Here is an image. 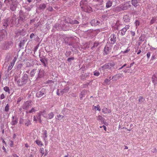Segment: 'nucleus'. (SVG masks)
Here are the masks:
<instances>
[{
	"mask_svg": "<svg viewBox=\"0 0 157 157\" xmlns=\"http://www.w3.org/2000/svg\"><path fill=\"white\" fill-rule=\"evenodd\" d=\"M93 109L95 111L98 110V107L96 106H94L93 108Z\"/></svg>",
	"mask_w": 157,
	"mask_h": 157,
	"instance_id": "c03bdc74",
	"label": "nucleus"
},
{
	"mask_svg": "<svg viewBox=\"0 0 157 157\" xmlns=\"http://www.w3.org/2000/svg\"><path fill=\"white\" fill-rule=\"evenodd\" d=\"M31 124V121L29 120H28L25 123V125L27 126H29Z\"/></svg>",
	"mask_w": 157,
	"mask_h": 157,
	"instance_id": "473e14b6",
	"label": "nucleus"
},
{
	"mask_svg": "<svg viewBox=\"0 0 157 157\" xmlns=\"http://www.w3.org/2000/svg\"><path fill=\"white\" fill-rule=\"evenodd\" d=\"M140 40L141 41H144V39L142 38V37H140L139 38Z\"/></svg>",
	"mask_w": 157,
	"mask_h": 157,
	"instance_id": "052dcab7",
	"label": "nucleus"
},
{
	"mask_svg": "<svg viewBox=\"0 0 157 157\" xmlns=\"http://www.w3.org/2000/svg\"><path fill=\"white\" fill-rule=\"evenodd\" d=\"M102 68L103 69H106L108 68H110V67L109 66V64L107 63L105 64L102 67Z\"/></svg>",
	"mask_w": 157,
	"mask_h": 157,
	"instance_id": "393cba45",
	"label": "nucleus"
},
{
	"mask_svg": "<svg viewBox=\"0 0 157 157\" xmlns=\"http://www.w3.org/2000/svg\"><path fill=\"white\" fill-rule=\"evenodd\" d=\"M110 38V43L112 44H113L116 41V36L114 34H112L111 35Z\"/></svg>",
	"mask_w": 157,
	"mask_h": 157,
	"instance_id": "0eeeda50",
	"label": "nucleus"
},
{
	"mask_svg": "<svg viewBox=\"0 0 157 157\" xmlns=\"http://www.w3.org/2000/svg\"><path fill=\"white\" fill-rule=\"evenodd\" d=\"M102 112L105 113H109L111 112V111L106 108H104L102 109Z\"/></svg>",
	"mask_w": 157,
	"mask_h": 157,
	"instance_id": "f3484780",
	"label": "nucleus"
},
{
	"mask_svg": "<svg viewBox=\"0 0 157 157\" xmlns=\"http://www.w3.org/2000/svg\"><path fill=\"white\" fill-rule=\"evenodd\" d=\"M144 99L143 98V97H140L139 99V103H142L144 101Z\"/></svg>",
	"mask_w": 157,
	"mask_h": 157,
	"instance_id": "5701e85b",
	"label": "nucleus"
},
{
	"mask_svg": "<svg viewBox=\"0 0 157 157\" xmlns=\"http://www.w3.org/2000/svg\"><path fill=\"white\" fill-rule=\"evenodd\" d=\"M69 90V88L68 87H66L64 89V91L66 92V90L67 91Z\"/></svg>",
	"mask_w": 157,
	"mask_h": 157,
	"instance_id": "bf43d9fd",
	"label": "nucleus"
},
{
	"mask_svg": "<svg viewBox=\"0 0 157 157\" xmlns=\"http://www.w3.org/2000/svg\"><path fill=\"white\" fill-rule=\"evenodd\" d=\"M12 0H5L4 3L6 4L7 5H9L10 4L12 3Z\"/></svg>",
	"mask_w": 157,
	"mask_h": 157,
	"instance_id": "bb28decb",
	"label": "nucleus"
},
{
	"mask_svg": "<svg viewBox=\"0 0 157 157\" xmlns=\"http://www.w3.org/2000/svg\"><path fill=\"white\" fill-rule=\"evenodd\" d=\"M25 147L27 148L29 147V144L27 143H26L25 144Z\"/></svg>",
	"mask_w": 157,
	"mask_h": 157,
	"instance_id": "0e129e2a",
	"label": "nucleus"
},
{
	"mask_svg": "<svg viewBox=\"0 0 157 157\" xmlns=\"http://www.w3.org/2000/svg\"><path fill=\"white\" fill-rule=\"evenodd\" d=\"M44 71L43 70H40L39 71L38 76L39 77L41 78L44 75Z\"/></svg>",
	"mask_w": 157,
	"mask_h": 157,
	"instance_id": "a211bd4d",
	"label": "nucleus"
},
{
	"mask_svg": "<svg viewBox=\"0 0 157 157\" xmlns=\"http://www.w3.org/2000/svg\"><path fill=\"white\" fill-rule=\"evenodd\" d=\"M108 63L109 64V66L110 67V68H111V67H113L114 65V63L113 62Z\"/></svg>",
	"mask_w": 157,
	"mask_h": 157,
	"instance_id": "e433bc0d",
	"label": "nucleus"
},
{
	"mask_svg": "<svg viewBox=\"0 0 157 157\" xmlns=\"http://www.w3.org/2000/svg\"><path fill=\"white\" fill-rule=\"evenodd\" d=\"M131 6V5H129L128 6L127 5H124L122 7V9L123 10H126L128 8V7H130Z\"/></svg>",
	"mask_w": 157,
	"mask_h": 157,
	"instance_id": "c756f323",
	"label": "nucleus"
},
{
	"mask_svg": "<svg viewBox=\"0 0 157 157\" xmlns=\"http://www.w3.org/2000/svg\"><path fill=\"white\" fill-rule=\"evenodd\" d=\"M40 153L41 154V156L42 157L44 154V149L43 148H40L39 151Z\"/></svg>",
	"mask_w": 157,
	"mask_h": 157,
	"instance_id": "4be33fe9",
	"label": "nucleus"
},
{
	"mask_svg": "<svg viewBox=\"0 0 157 157\" xmlns=\"http://www.w3.org/2000/svg\"><path fill=\"white\" fill-rule=\"evenodd\" d=\"M40 61H41V62L42 63H43V64L44 65V66H46V64H45V63L44 59H40Z\"/></svg>",
	"mask_w": 157,
	"mask_h": 157,
	"instance_id": "a19ab883",
	"label": "nucleus"
},
{
	"mask_svg": "<svg viewBox=\"0 0 157 157\" xmlns=\"http://www.w3.org/2000/svg\"><path fill=\"white\" fill-rule=\"evenodd\" d=\"M28 78V76L27 74H25L24 76L22 77V80L26 81L27 80Z\"/></svg>",
	"mask_w": 157,
	"mask_h": 157,
	"instance_id": "cd10ccee",
	"label": "nucleus"
},
{
	"mask_svg": "<svg viewBox=\"0 0 157 157\" xmlns=\"http://www.w3.org/2000/svg\"><path fill=\"white\" fill-rule=\"evenodd\" d=\"M5 97L4 95L3 94H2L1 95L0 98L1 99H2L5 98Z\"/></svg>",
	"mask_w": 157,
	"mask_h": 157,
	"instance_id": "49530a36",
	"label": "nucleus"
},
{
	"mask_svg": "<svg viewBox=\"0 0 157 157\" xmlns=\"http://www.w3.org/2000/svg\"><path fill=\"white\" fill-rule=\"evenodd\" d=\"M63 117L64 116L59 114L57 115L56 117V119L58 120H62Z\"/></svg>",
	"mask_w": 157,
	"mask_h": 157,
	"instance_id": "b1692460",
	"label": "nucleus"
},
{
	"mask_svg": "<svg viewBox=\"0 0 157 157\" xmlns=\"http://www.w3.org/2000/svg\"><path fill=\"white\" fill-rule=\"evenodd\" d=\"M80 6L82 11L88 13H91L92 12L91 7L88 5L87 1L84 0L80 2Z\"/></svg>",
	"mask_w": 157,
	"mask_h": 157,
	"instance_id": "f257e3e1",
	"label": "nucleus"
},
{
	"mask_svg": "<svg viewBox=\"0 0 157 157\" xmlns=\"http://www.w3.org/2000/svg\"><path fill=\"white\" fill-rule=\"evenodd\" d=\"M72 23L74 24H78L79 23V22L77 20H75L74 21H73Z\"/></svg>",
	"mask_w": 157,
	"mask_h": 157,
	"instance_id": "ea45409f",
	"label": "nucleus"
},
{
	"mask_svg": "<svg viewBox=\"0 0 157 157\" xmlns=\"http://www.w3.org/2000/svg\"><path fill=\"white\" fill-rule=\"evenodd\" d=\"M130 50V49H128V48L125 51H124L123 52L124 53H125L128 52Z\"/></svg>",
	"mask_w": 157,
	"mask_h": 157,
	"instance_id": "603ef678",
	"label": "nucleus"
},
{
	"mask_svg": "<svg viewBox=\"0 0 157 157\" xmlns=\"http://www.w3.org/2000/svg\"><path fill=\"white\" fill-rule=\"evenodd\" d=\"M9 105L8 104H7L5 107V110L6 112H7L9 111Z\"/></svg>",
	"mask_w": 157,
	"mask_h": 157,
	"instance_id": "f704fd0d",
	"label": "nucleus"
},
{
	"mask_svg": "<svg viewBox=\"0 0 157 157\" xmlns=\"http://www.w3.org/2000/svg\"><path fill=\"white\" fill-rule=\"evenodd\" d=\"M21 99H22V98L21 97L19 98L17 100V103H19V102H20L21 101Z\"/></svg>",
	"mask_w": 157,
	"mask_h": 157,
	"instance_id": "3c124183",
	"label": "nucleus"
},
{
	"mask_svg": "<svg viewBox=\"0 0 157 157\" xmlns=\"http://www.w3.org/2000/svg\"><path fill=\"white\" fill-rule=\"evenodd\" d=\"M42 113V112H40L38 113L37 115L36 116V118H37V119L38 121L40 123H41L42 122V121L41 119V115Z\"/></svg>",
	"mask_w": 157,
	"mask_h": 157,
	"instance_id": "4468645a",
	"label": "nucleus"
},
{
	"mask_svg": "<svg viewBox=\"0 0 157 157\" xmlns=\"http://www.w3.org/2000/svg\"><path fill=\"white\" fill-rule=\"evenodd\" d=\"M36 70H33L31 72V75L32 76H34V74L35 73V71Z\"/></svg>",
	"mask_w": 157,
	"mask_h": 157,
	"instance_id": "4c0bfd02",
	"label": "nucleus"
},
{
	"mask_svg": "<svg viewBox=\"0 0 157 157\" xmlns=\"http://www.w3.org/2000/svg\"><path fill=\"white\" fill-rule=\"evenodd\" d=\"M37 121V119H36L35 116L33 117V121L36 122Z\"/></svg>",
	"mask_w": 157,
	"mask_h": 157,
	"instance_id": "13d9d810",
	"label": "nucleus"
},
{
	"mask_svg": "<svg viewBox=\"0 0 157 157\" xmlns=\"http://www.w3.org/2000/svg\"><path fill=\"white\" fill-rule=\"evenodd\" d=\"M14 65V63H11L8 67V71L11 70Z\"/></svg>",
	"mask_w": 157,
	"mask_h": 157,
	"instance_id": "2f4dec72",
	"label": "nucleus"
},
{
	"mask_svg": "<svg viewBox=\"0 0 157 157\" xmlns=\"http://www.w3.org/2000/svg\"><path fill=\"white\" fill-rule=\"evenodd\" d=\"M111 47L109 44H107L105 46L104 48V51L105 54L107 55L110 52Z\"/></svg>",
	"mask_w": 157,
	"mask_h": 157,
	"instance_id": "39448f33",
	"label": "nucleus"
},
{
	"mask_svg": "<svg viewBox=\"0 0 157 157\" xmlns=\"http://www.w3.org/2000/svg\"><path fill=\"white\" fill-rule=\"evenodd\" d=\"M135 33L134 32L131 31V34L132 36H134L135 35Z\"/></svg>",
	"mask_w": 157,
	"mask_h": 157,
	"instance_id": "6e6d98bb",
	"label": "nucleus"
},
{
	"mask_svg": "<svg viewBox=\"0 0 157 157\" xmlns=\"http://www.w3.org/2000/svg\"><path fill=\"white\" fill-rule=\"evenodd\" d=\"M74 59V58L73 57L71 58H69L67 59V61L69 62H70L72 60H73Z\"/></svg>",
	"mask_w": 157,
	"mask_h": 157,
	"instance_id": "58836bf2",
	"label": "nucleus"
},
{
	"mask_svg": "<svg viewBox=\"0 0 157 157\" xmlns=\"http://www.w3.org/2000/svg\"><path fill=\"white\" fill-rule=\"evenodd\" d=\"M104 39H105V37L104 36H102V37H101L100 38V40H101L100 42L102 43L103 42L104 40Z\"/></svg>",
	"mask_w": 157,
	"mask_h": 157,
	"instance_id": "79ce46f5",
	"label": "nucleus"
},
{
	"mask_svg": "<svg viewBox=\"0 0 157 157\" xmlns=\"http://www.w3.org/2000/svg\"><path fill=\"white\" fill-rule=\"evenodd\" d=\"M13 120L11 122V124L12 125H14L17 124L18 122V120L17 118H15L14 116H13L12 117Z\"/></svg>",
	"mask_w": 157,
	"mask_h": 157,
	"instance_id": "f8f14e48",
	"label": "nucleus"
},
{
	"mask_svg": "<svg viewBox=\"0 0 157 157\" xmlns=\"http://www.w3.org/2000/svg\"><path fill=\"white\" fill-rule=\"evenodd\" d=\"M34 36V34H33V33L31 34L30 36V38L32 39L33 37Z\"/></svg>",
	"mask_w": 157,
	"mask_h": 157,
	"instance_id": "864d4df0",
	"label": "nucleus"
},
{
	"mask_svg": "<svg viewBox=\"0 0 157 157\" xmlns=\"http://www.w3.org/2000/svg\"><path fill=\"white\" fill-rule=\"evenodd\" d=\"M113 4V2L112 1L108 0L106 3V7L109 8L112 6Z\"/></svg>",
	"mask_w": 157,
	"mask_h": 157,
	"instance_id": "dca6fc26",
	"label": "nucleus"
},
{
	"mask_svg": "<svg viewBox=\"0 0 157 157\" xmlns=\"http://www.w3.org/2000/svg\"><path fill=\"white\" fill-rule=\"evenodd\" d=\"M17 60V58L16 57H15L14 58V59H13V63H14V64H15V62Z\"/></svg>",
	"mask_w": 157,
	"mask_h": 157,
	"instance_id": "09e8293b",
	"label": "nucleus"
},
{
	"mask_svg": "<svg viewBox=\"0 0 157 157\" xmlns=\"http://www.w3.org/2000/svg\"><path fill=\"white\" fill-rule=\"evenodd\" d=\"M135 23H136V26H137V25H139L140 22H139V21L136 20V21L135 22Z\"/></svg>",
	"mask_w": 157,
	"mask_h": 157,
	"instance_id": "5fc2aeb1",
	"label": "nucleus"
},
{
	"mask_svg": "<svg viewBox=\"0 0 157 157\" xmlns=\"http://www.w3.org/2000/svg\"><path fill=\"white\" fill-rule=\"evenodd\" d=\"M94 75H95L98 76V72H94Z\"/></svg>",
	"mask_w": 157,
	"mask_h": 157,
	"instance_id": "69168bd1",
	"label": "nucleus"
},
{
	"mask_svg": "<svg viewBox=\"0 0 157 157\" xmlns=\"http://www.w3.org/2000/svg\"><path fill=\"white\" fill-rule=\"evenodd\" d=\"M134 63H131L130 64V66H128V67H127V68H128L131 67H132V66L133 65Z\"/></svg>",
	"mask_w": 157,
	"mask_h": 157,
	"instance_id": "4d7b16f0",
	"label": "nucleus"
},
{
	"mask_svg": "<svg viewBox=\"0 0 157 157\" xmlns=\"http://www.w3.org/2000/svg\"><path fill=\"white\" fill-rule=\"evenodd\" d=\"M47 131L46 130L44 131V134L45 135V137L46 138L47 137Z\"/></svg>",
	"mask_w": 157,
	"mask_h": 157,
	"instance_id": "de8ad7c7",
	"label": "nucleus"
},
{
	"mask_svg": "<svg viewBox=\"0 0 157 157\" xmlns=\"http://www.w3.org/2000/svg\"><path fill=\"white\" fill-rule=\"evenodd\" d=\"M35 142L38 146H42L43 145L42 142L39 140H36Z\"/></svg>",
	"mask_w": 157,
	"mask_h": 157,
	"instance_id": "412c9836",
	"label": "nucleus"
},
{
	"mask_svg": "<svg viewBox=\"0 0 157 157\" xmlns=\"http://www.w3.org/2000/svg\"><path fill=\"white\" fill-rule=\"evenodd\" d=\"M139 0H132L131 1L132 5L135 7H136L138 5Z\"/></svg>",
	"mask_w": 157,
	"mask_h": 157,
	"instance_id": "9d476101",
	"label": "nucleus"
},
{
	"mask_svg": "<svg viewBox=\"0 0 157 157\" xmlns=\"http://www.w3.org/2000/svg\"><path fill=\"white\" fill-rule=\"evenodd\" d=\"M99 127L100 128H103L104 130L106 131V127H105V126L104 125H103L102 126H100Z\"/></svg>",
	"mask_w": 157,
	"mask_h": 157,
	"instance_id": "a18cd8bd",
	"label": "nucleus"
},
{
	"mask_svg": "<svg viewBox=\"0 0 157 157\" xmlns=\"http://www.w3.org/2000/svg\"><path fill=\"white\" fill-rule=\"evenodd\" d=\"M150 54H151V52H148L147 54V59H149V58L150 57Z\"/></svg>",
	"mask_w": 157,
	"mask_h": 157,
	"instance_id": "37998d69",
	"label": "nucleus"
},
{
	"mask_svg": "<svg viewBox=\"0 0 157 157\" xmlns=\"http://www.w3.org/2000/svg\"><path fill=\"white\" fill-rule=\"evenodd\" d=\"M54 114L52 112H50L48 113H44L43 114L44 117L45 118L47 119H51L53 118L54 117Z\"/></svg>",
	"mask_w": 157,
	"mask_h": 157,
	"instance_id": "f03ea898",
	"label": "nucleus"
},
{
	"mask_svg": "<svg viewBox=\"0 0 157 157\" xmlns=\"http://www.w3.org/2000/svg\"><path fill=\"white\" fill-rule=\"evenodd\" d=\"M123 19L124 21L126 22H128L130 20L129 17L127 15H125L124 16Z\"/></svg>",
	"mask_w": 157,
	"mask_h": 157,
	"instance_id": "aec40b11",
	"label": "nucleus"
},
{
	"mask_svg": "<svg viewBox=\"0 0 157 157\" xmlns=\"http://www.w3.org/2000/svg\"><path fill=\"white\" fill-rule=\"evenodd\" d=\"M9 48L8 43L5 42L2 45V48L3 49L7 50Z\"/></svg>",
	"mask_w": 157,
	"mask_h": 157,
	"instance_id": "9b49d317",
	"label": "nucleus"
},
{
	"mask_svg": "<svg viewBox=\"0 0 157 157\" xmlns=\"http://www.w3.org/2000/svg\"><path fill=\"white\" fill-rule=\"evenodd\" d=\"M104 6H102V5H99V9L101 10H103L104 9Z\"/></svg>",
	"mask_w": 157,
	"mask_h": 157,
	"instance_id": "72a5a7b5",
	"label": "nucleus"
},
{
	"mask_svg": "<svg viewBox=\"0 0 157 157\" xmlns=\"http://www.w3.org/2000/svg\"><path fill=\"white\" fill-rule=\"evenodd\" d=\"M112 78L111 77H109V78H106L105 80V83L106 84H110V81L112 79Z\"/></svg>",
	"mask_w": 157,
	"mask_h": 157,
	"instance_id": "6ab92c4d",
	"label": "nucleus"
},
{
	"mask_svg": "<svg viewBox=\"0 0 157 157\" xmlns=\"http://www.w3.org/2000/svg\"><path fill=\"white\" fill-rule=\"evenodd\" d=\"M129 25H126L125 27L119 31V33L121 34V35L123 36L125 35L127 30L129 28Z\"/></svg>",
	"mask_w": 157,
	"mask_h": 157,
	"instance_id": "20e7f679",
	"label": "nucleus"
},
{
	"mask_svg": "<svg viewBox=\"0 0 157 157\" xmlns=\"http://www.w3.org/2000/svg\"><path fill=\"white\" fill-rule=\"evenodd\" d=\"M32 105L31 101H27L23 104V108L24 109L28 110L31 107Z\"/></svg>",
	"mask_w": 157,
	"mask_h": 157,
	"instance_id": "7ed1b4c3",
	"label": "nucleus"
},
{
	"mask_svg": "<svg viewBox=\"0 0 157 157\" xmlns=\"http://www.w3.org/2000/svg\"><path fill=\"white\" fill-rule=\"evenodd\" d=\"M6 33V32L5 30L0 32V41L5 39Z\"/></svg>",
	"mask_w": 157,
	"mask_h": 157,
	"instance_id": "6e6552de",
	"label": "nucleus"
},
{
	"mask_svg": "<svg viewBox=\"0 0 157 157\" xmlns=\"http://www.w3.org/2000/svg\"><path fill=\"white\" fill-rule=\"evenodd\" d=\"M119 48V44H117L116 45H115L114 47V49L116 50H117Z\"/></svg>",
	"mask_w": 157,
	"mask_h": 157,
	"instance_id": "c9c22d12",
	"label": "nucleus"
},
{
	"mask_svg": "<svg viewBox=\"0 0 157 157\" xmlns=\"http://www.w3.org/2000/svg\"><path fill=\"white\" fill-rule=\"evenodd\" d=\"M27 82L26 81H23L21 80H18L17 81V83L19 86H21L25 84Z\"/></svg>",
	"mask_w": 157,
	"mask_h": 157,
	"instance_id": "ddd939ff",
	"label": "nucleus"
},
{
	"mask_svg": "<svg viewBox=\"0 0 157 157\" xmlns=\"http://www.w3.org/2000/svg\"><path fill=\"white\" fill-rule=\"evenodd\" d=\"M157 151V150H156V148H155L153 150V151H152V152H156Z\"/></svg>",
	"mask_w": 157,
	"mask_h": 157,
	"instance_id": "e2e57ef3",
	"label": "nucleus"
},
{
	"mask_svg": "<svg viewBox=\"0 0 157 157\" xmlns=\"http://www.w3.org/2000/svg\"><path fill=\"white\" fill-rule=\"evenodd\" d=\"M151 78L152 82L154 83V85H155L157 84V76L155 74H154L152 75Z\"/></svg>",
	"mask_w": 157,
	"mask_h": 157,
	"instance_id": "1a4fd4ad",
	"label": "nucleus"
},
{
	"mask_svg": "<svg viewBox=\"0 0 157 157\" xmlns=\"http://www.w3.org/2000/svg\"><path fill=\"white\" fill-rule=\"evenodd\" d=\"M42 92H43V90H42L41 91L38 92L37 93V95H39L38 97H40V96L43 95L44 94V93H42Z\"/></svg>",
	"mask_w": 157,
	"mask_h": 157,
	"instance_id": "7c9ffc66",
	"label": "nucleus"
},
{
	"mask_svg": "<svg viewBox=\"0 0 157 157\" xmlns=\"http://www.w3.org/2000/svg\"><path fill=\"white\" fill-rule=\"evenodd\" d=\"M141 52V51L140 50H139L138 51V52L137 53V54L138 55H139L140 53Z\"/></svg>",
	"mask_w": 157,
	"mask_h": 157,
	"instance_id": "774afa93",
	"label": "nucleus"
},
{
	"mask_svg": "<svg viewBox=\"0 0 157 157\" xmlns=\"http://www.w3.org/2000/svg\"><path fill=\"white\" fill-rule=\"evenodd\" d=\"M46 7V5L45 4L43 3L40 4L39 6V7L41 9H44Z\"/></svg>",
	"mask_w": 157,
	"mask_h": 157,
	"instance_id": "c85d7f7f",
	"label": "nucleus"
},
{
	"mask_svg": "<svg viewBox=\"0 0 157 157\" xmlns=\"http://www.w3.org/2000/svg\"><path fill=\"white\" fill-rule=\"evenodd\" d=\"M155 21V20L154 19H152L150 21V23L151 24H152L154 23V22Z\"/></svg>",
	"mask_w": 157,
	"mask_h": 157,
	"instance_id": "680f3d73",
	"label": "nucleus"
},
{
	"mask_svg": "<svg viewBox=\"0 0 157 157\" xmlns=\"http://www.w3.org/2000/svg\"><path fill=\"white\" fill-rule=\"evenodd\" d=\"M122 76V74L119 73L112 77V79H113V81H116L120 78H121Z\"/></svg>",
	"mask_w": 157,
	"mask_h": 157,
	"instance_id": "423d86ee",
	"label": "nucleus"
},
{
	"mask_svg": "<svg viewBox=\"0 0 157 157\" xmlns=\"http://www.w3.org/2000/svg\"><path fill=\"white\" fill-rule=\"evenodd\" d=\"M36 110V107H33L29 111H27L26 113L27 114L31 113L33 112H35Z\"/></svg>",
	"mask_w": 157,
	"mask_h": 157,
	"instance_id": "2eb2a0df",
	"label": "nucleus"
},
{
	"mask_svg": "<svg viewBox=\"0 0 157 157\" xmlns=\"http://www.w3.org/2000/svg\"><path fill=\"white\" fill-rule=\"evenodd\" d=\"M3 90L6 92H8L9 94L10 93V90L9 87L5 86L4 87Z\"/></svg>",
	"mask_w": 157,
	"mask_h": 157,
	"instance_id": "a878e982",
	"label": "nucleus"
},
{
	"mask_svg": "<svg viewBox=\"0 0 157 157\" xmlns=\"http://www.w3.org/2000/svg\"><path fill=\"white\" fill-rule=\"evenodd\" d=\"M103 2V0H99V4H100V5H102Z\"/></svg>",
	"mask_w": 157,
	"mask_h": 157,
	"instance_id": "8fccbe9b",
	"label": "nucleus"
},
{
	"mask_svg": "<svg viewBox=\"0 0 157 157\" xmlns=\"http://www.w3.org/2000/svg\"><path fill=\"white\" fill-rule=\"evenodd\" d=\"M13 157H18V156L16 154H13Z\"/></svg>",
	"mask_w": 157,
	"mask_h": 157,
	"instance_id": "338daca9",
	"label": "nucleus"
}]
</instances>
